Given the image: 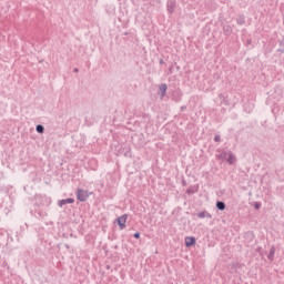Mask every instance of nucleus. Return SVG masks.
Segmentation results:
<instances>
[{"label": "nucleus", "instance_id": "nucleus-8", "mask_svg": "<svg viewBox=\"0 0 284 284\" xmlns=\"http://www.w3.org/2000/svg\"><path fill=\"white\" fill-rule=\"evenodd\" d=\"M43 125L39 124L37 125V132H39V134H43Z\"/></svg>", "mask_w": 284, "mask_h": 284}, {"label": "nucleus", "instance_id": "nucleus-11", "mask_svg": "<svg viewBox=\"0 0 284 284\" xmlns=\"http://www.w3.org/2000/svg\"><path fill=\"white\" fill-rule=\"evenodd\" d=\"M215 141H221V136L216 135Z\"/></svg>", "mask_w": 284, "mask_h": 284}, {"label": "nucleus", "instance_id": "nucleus-9", "mask_svg": "<svg viewBox=\"0 0 284 284\" xmlns=\"http://www.w3.org/2000/svg\"><path fill=\"white\" fill-rule=\"evenodd\" d=\"M200 219H205V213H199Z\"/></svg>", "mask_w": 284, "mask_h": 284}, {"label": "nucleus", "instance_id": "nucleus-7", "mask_svg": "<svg viewBox=\"0 0 284 284\" xmlns=\"http://www.w3.org/2000/svg\"><path fill=\"white\" fill-rule=\"evenodd\" d=\"M216 207L219 209V210H225V203H223V202H217L216 203Z\"/></svg>", "mask_w": 284, "mask_h": 284}, {"label": "nucleus", "instance_id": "nucleus-4", "mask_svg": "<svg viewBox=\"0 0 284 284\" xmlns=\"http://www.w3.org/2000/svg\"><path fill=\"white\" fill-rule=\"evenodd\" d=\"M70 203H74V199L70 197V199H65V200H60L58 202L59 207H63V205H68Z\"/></svg>", "mask_w": 284, "mask_h": 284}, {"label": "nucleus", "instance_id": "nucleus-5", "mask_svg": "<svg viewBox=\"0 0 284 284\" xmlns=\"http://www.w3.org/2000/svg\"><path fill=\"white\" fill-rule=\"evenodd\" d=\"M227 161L232 165V163L236 162V158L233 154L229 153Z\"/></svg>", "mask_w": 284, "mask_h": 284}, {"label": "nucleus", "instance_id": "nucleus-6", "mask_svg": "<svg viewBox=\"0 0 284 284\" xmlns=\"http://www.w3.org/2000/svg\"><path fill=\"white\" fill-rule=\"evenodd\" d=\"M160 91L162 92V97H165V92H168V85L166 84H161L160 85Z\"/></svg>", "mask_w": 284, "mask_h": 284}, {"label": "nucleus", "instance_id": "nucleus-3", "mask_svg": "<svg viewBox=\"0 0 284 284\" xmlns=\"http://www.w3.org/2000/svg\"><path fill=\"white\" fill-rule=\"evenodd\" d=\"M184 242H185L186 247H192V246L196 245V239L191 237V236L185 237Z\"/></svg>", "mask_w": 284, "mask_h": 284}, {"label": "nucleus", "instance_id": "nucleus-10", "mask_svg": "<svg viewBox=\"0 0 284 284\" xmlns=\"http://www.w3.org/2000/svg\"><path fill=\"white\" fill-rule=\"evenodd\" d=\"M134 239H141V234L140 233H134Z\"/></svg>", "mask_w": 284, "mask_h": 284}, {"label": "nucleus", "instance_id": "nucleus-2", "mask_svg": "<svg viewBox=\"0 0 284 284\" xmlns=\"http://www.w3.org/2000/svg\"><path fill=\"white\" fill-rule=\"evenodd\" d=\"M125 223H128V214L118 217V225L120 230H125Z\"/></svg>", "mask_w": 284, "mask_h": 284}, {"label": "nucleus", "instance_id": "nucleus-1", "mask_svg": "<svg viewBox=\"0 0 284 284\" xmlns=\"http://www.w3.org/2000/svg\"><path fill=\"white\" fill-rule=\"evenodd\" d=\"M77 197L78 201L84 202L88 201V199L90 197V193H88V191L79 189L77 192Z\"/></svg>", "mask_w": 284, "mask_h": 284}]
</instances>
